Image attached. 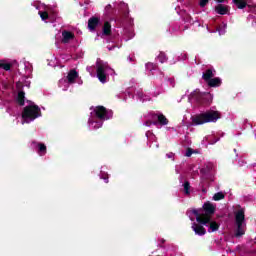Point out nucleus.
Returning a JSON list of instances; mask_svg holds the SVG:
<instances>
[{
    "instance_id": "6e6552de",
    "label": "nucleus",
    "mask_w": 256,
    "mask_h": 256,
    "mask_svg": "<svg viewBox=\"0 0 256 256\" xmlns=\"http://www.w3.org/2000/svg\"><path fill=\"white\" fill-rule=\"evenodd\" d=\"M192 230L196 235H199L200 237H203V235L207 233V230L205 229V227H203V225H201V223L194 222L192 224Z\"/></svg>"
},
{
    "instance_id": "b1692460",
    "label": "nucleus",
    "mask_w": 256,
    "mask_h": 256,
    "mask_svg": "<svg viewBox=\"0 0 256 256\" xmlns=\"http://www.w3.org/2000/svg\"><path fill=\"white\" fill-rule=\"evenodd\" d=\"M157 59L160 63H165L167 61V55L164 52H160Z\"/></svg>"
},
{
    "instance_id": "5701e85b",
    "label": "nucleus",
    "mask_w": 256,
    "mask_h": 256,
    "mask_svg": "<svg viewBox=\"0 0 256 256\" xmlns=\"http://www.w3.org/2000/svg\"><path fill=\"white\" fill-rule=\"evenodd\" d=\"M222 199H225V194H223V192H217L213 196L214 201H221Z\"/></svg>"
},
{
    "instance_id": "4468645a",
    "label": "nucleus",
    "mask_w": 256,
    "mask_h": 256,
    "mask_svg": "<svg viewBox=\"0 0 256 256\" xmlns=\"http://www.w3.org/2000/svg\"><path fill=\"white\" fill-rule=\"evenodd\" d=\"M232 3H234L237 9H245V7L252 9L253 7L251 5H248L246 0H232Z\"/></svg>"
},
{
    "instance_id": "ddd939ff",
    "label": "nucleus",
    "mask_w": 256,
    "mask_h": 256,
    "mask_svg": "<svg viewBox=\"0 0 256 256\" xmlns=\"http://www.w3.org/2000/svg\"><path fill=\"white\" fill-rule=\"evenodd\" d=\"M78 78H79V72H77V70L71 69L68 72V75H67L68 83L70 84L75 83V79H78Z\"/></svg>"
},
{
    "instance_id": "7ed1b4c3",
    "label": "nucleus",
    "mask_w": 256,
    "mask_h": 256,
    "mask_svg": "<svg viewBox=\"0 0 256 256\" xmlns=\"http://www.w3.org/2000/svg\"><path fill=\"white\" fill-rule=\"evenodd\" d=\"M234 218L237 227L235 237H242V235H245V208H240L238 211H235Z\"/></svg>"
},
{
    "instance_id": "a878e982",
    "label": "nucleus",
    "mask_w": 256,
    "mask_h": 256,
    "mask_svg": "<svg viewBox=\"0 0 256 256\" xmlns=\"http://www.w3.org/2000/svg\"><path fill=\"white\" fill-rule=\"evenodd\" d=\"M38 13L42 21H47V19H49V13L47 11H39Z\"/></svg>"
},
{
    "instance_id": "2f4dec72",
    "label": "nucleus",
    "mask_w": 256,
    "mask_h": 256,
    "mask_svg": "<svg viewBox=\"0 0 256 256\" xmlns=\"http://www.w3.org/2000/svg\"><path fill=\"white\" fill-rule=\"evenodd\" d=\"M216 3H219V5H221V3H225V0H215Z\"/></svg>"
},
{
    "instance_id": "412c9836",
    "label": "nucleus",
    "mask_w": 256,
    "mask_h": 256,
    "mask_svg": "<svg viewBox=\"0 0 256 256\" xmlns=\"http://www.w3.org/2000/svg\"><path fill=\"white\" fill-rule=\"evenodd\" d=\"M37 145L39 155H45L47 153V146L43 143H38Z\"/></svg>"
},
{
    "instance_id": "7c9ffc66",
    "label": "nucleus",
    "mask_w": 256,
    "mask_h": 256,
    "mask_svg": "<svg viewBox=\"0 0 256 256\" xmlns=\"http://www.w3.org/2000/svg\"><path fill=\"white\" fill-rule=\"evenodd\" d=\"M166 155H167L168 159H173L175 154H173V152H170V153H168Z\"/></svg>"
},
{
    "instance_id": "9d476101",
    "label": "nucleus",
    "mask_w": 256,
    "mask_h": 256,
    "mask_svg": "<svg viewBox=\"0 0 256 256\" xmlns=\"http://www.w3.org/2000/svg\"><path fill=\"white\" fill-rule=\"evenodd\" d=\"M215 13L217 15H228L229 14V6L223 5V4H218L214 8Z\"/></svg>"
},
{
    "instance_id": "473e14b6",
    "label": "nucleus",
    "mask_w": 256,
    "mask_h": 256,
    "mask_svg": "<svg viewBox=\"0 0 256 256\" xmlns=\"http://www.w3.org/2000/svg\"><path fill=\"white\" fill-rule=\"evenodd\" d=\"M153 122H151V121H146V126L147 127H151V124H152Z\"/></svg>"
},
{
    "instance_id": "2eb2a0df",
    "label": "nucleus",
    "mask_w": 256,
    "mask_h": 256,
    "mask_svg": "<svg viewBox=\"0 0 256 256\" xmlns=\"http://www.w3.org/2000/svg\"><path fill=\"white\" fill-rule=\"evenodd\" d=\"M208 87H221V78L215 77L211 78L209 82H206Z\"/></svg>"
},
{
    "instance_id": "f257e3e1",
    "label": "nucleus",
    "mask_w": 256,
    "mask_h": 256,
    "mask_svg": "<svg viewBox=\"0 0 256 256\" xmlns=\"http://www.w3.org/2000/svg\"><path fill=\"white\" fill-rule=\"evenodd\" d=\"M192 213L195 215L197 223L207 227V224L211 223V217L215 215V205L211 202H205L202 210L194 209Z\"/></svg>"
},
{
    "instance_id": "39448f33",
    "label": "nucleus",
    "mask_w": 256,
    "mask_h": 256,
    "mask_svg": "<svg viewBox=\"0 0 256 256\" xmlns=\"http://www.w3.org/2000/svg\"><path fill=\"white\" fill-rule=\"evenodd\" d=\"M107 69H109V64H107V62L101 60L96 62V75L100 83H107V73H105Z\"/></svg>"
},
{
    "instance_id": "423d86ee",
    "label": "nucleus",
    "mask_w": 256,
    "mask_h": 256,
    "mask_svg": "<svg viewBox=\"0 0 256 256\" xmlns=\"http://www.w3.org/2000/svg\"><path fill=\"white\" fill-rule=\"evenodd\" d=\"M95 116L100 121H107L113 118V111L107 110L104 106H96L94 109Z\"/></svg>"
},
{
    "instance_id": "9b49d317",
    "label": "nucleus",
    "mask_w": 256,
    "mask_h": 256,
    "mask_svg": "<svg viewBox=\"0 0 256 256\" xmlns=\"http://www.w3.org/2000/svg\"><path fill=\"white\" fill-rule=\"evenodd\" d=\"M62 43H69L72 39H75V34L71 31L64 30L62 32Z\"/></svg>"
},
{
    "instance_id": "aec40b11",
    "label": "nucleus",
    "mask_w": 256,
    "mask_h": 256,
    "mask_svg": "<svg viewBox=\"0 0 256 256\" xmlns=\"http://www.w3.org/2000/svg\"><path fill=\"white\" fill-rule=\"evenodd\" d=\"M11 67H13L11 63H7L5 60H0V69H4V71H11Z\"/></svg>"
},
{
    "instance_id": "f3484780",
    "label": "nucleus",
    "mask_w": 256,
    "mask_h": 256,
    "mask_svg": "<svg viewBox=\"0 0 256 256\" xmlns=\"http://www.w3.org/2000/svg\"><path fill=\"white\" fill-rule=\"evenodd\" d=\"M207 225H209V232H212V233H214L215 231H219V227H221V224L211 220Z\"/></svg>"
},
{
    "instance_id": "393cba45",
    "label": "nucleus",
    "mask_w": 256,
    "mask_h": 256,
    "mask_svg": "<svg viewBox=\"0 0 256 256\" xmlns=\"http://www.w3.org/2000/svg\"><path fill=\"white\" fill-rule=\"evenodd\" d=\"M93 129H101L103 127V120L91 122Z\"/></svg>"
},
{
    "instance_id": "6ab92c4d",
    "label": "nucleus",
    "mask_w": 256,
    "mask_h": 256,
    "mask_svg": "<svg viewBox=\"0 0 256 256\" xmlns=\"http://www.w3.org/2000/svg\"><path fill=\"white\" fill-rule=\"evenodd\" d=\"M103 35H106V37L111 35V23L108 21H106L103 25Z\"/></svg>"
},
{
    "instance_id": "cd10ccee",
    "label": "nucleus",
    "mask_w": 256,
    "mask_h": 256,
    "mask_svg": "<svg viewBox=\"0 0 256 256\" xmlns=\"http://www.w3.org/2000/svg\"><path fill=\"white\" fill-rule=\"evenodd\" d=\"M207 3H209V0H200L199 6L200 7H207Z\"/></svg>"
},
{
    "instance_id": "4be33fe9",
    "label": "nucleus",
    "mask_w": 256,
    "mask_h": 256,
    "mask_svg": "<svg viewBox=\"0 0 256 256\" xmlns=\"http://www.w3.org/2000/svg\"><path fill=\"white\" fill-rule=\"evenodd\" d=\"M183 188H184V193L185 195H190L191 194V183H189V181H185L183 184Z\"/></svg>"
},
{
    "instance_id": "f704fd0d",
    "label": "nucleus",
    "mask_w": 256,
    "mask_h": 256,
    "mask_svg": "<svg viewBox=\"0 0 256 256\" xmlns=\"http://www.w3.org/2000/svg\"><path fill=\"white\" fill-rule=\"evenodd\" d=\"M160 241H161V243H165V239H161Z\"/></svg>"
},
{
    "instance_id": "20e7f679",
    "label": "nucleus",
    "mask_w": 256,
    "mask_h": 256,
    "mask_svg": "<svg viewBox=\"0 0 256 256\" xmlns=\"http://www.w3.org/2000/svg\"><path fill=\"white\" fill-rule=\"evenodd\" d=\"M41 117V108H39L37 105H29L24 107L22 111V118L25 119V121H35V119Z\"/></svg>"
},
{
    "instance_id": "a211bd4d",
    "label": "nucleus",
    "mask_w": 256,
    "mask_h": 256,
    "mask_svg": "<svg viewBox=\"0 0 256 256\" xmlns=\"http://www.w3.org/2000/svg\"><path fill=\"white\" fill-rule=\"evenodd\" d=\"M17 103H18V105H20V107H23V105H25V92L24 91L18 92Z\"/></svg>"
},
{
    "instance_id": "bb28decb",
    "label": "nucleus",
    "mask_w": 256,
    "mask_h": 256,
    "mask_svg": "<svg viewBox=\"0 0 256 256\" xmlns=\"http://www.w3.org/2000/svg\"><path fill=\"white\" fill-rule=\"evenodd\" d=\"M100 179H103L105 181V183H109V174H107L105 172H101Z\"/></svg>"
},
{
    "instance_id": "0eeeda50",
    "label": "nucleus",
    "mask_w": 256,
    "mask_h": 256,
    "mask_svg": "<svg viewBox=\"0 0 256 256\" xmlns=\"http://www.w3.org/2000/svg\"><path fill=\"white\" fill-rule=\"evenodd\" d=\"M190 95L192 99L198 103V105H205V103H207L209 100V94L201 93L199 90H195Z\"/></svg>"
},
{
    "instance_id": "dca6fc26",
    "label": "nucleus",
    "mask_w": 256,
    "mask_h": 256,
    "mask_svg": "<svg viewBox=\"0 0 256 256\" xmlns=\"http://www.w3.org/2000/svg\"><path fill=\"white\" fill-rule=\"evenodd\" d=\"M154 117H157L158 123L160 125H169V120L167 119V117H165V115H163V114H155Z\"/></svg>"
},
{
    "instance_id": "c9c22d12",
    "label": "nucleus",
    "mask_w": 256,
    "mask_h": 256,
    "mask_svg": "<svg viewBox=\"0 0 256 256\" xmlns=\"http://www.w3.org/2000/svg\"><path fill=\"white\" fill-rule=\"evenodd\" d=\"M153 125H157V122H153Z\"/></svg>"
},
{
    "instance_id": "f03ea898",
    "label": "nucleus",
    "mask_w": 256,
    "mask_h": 256,
    "mask_svg": "<svg viewBox=\"0 0 256 256\" xmlns=\"http://www.w3.org/2000/svg\"><path fill=\"white\" fill-rule=\"evenodd\" d=\"M221 119V112L208 110L192 117L193 125H205V123H217Z\"/></svg>"
},
{
    "instance_id": "c85d7f7f",
    "label": "nucleus",
    "mask_w": 256,
    "mask_h": 256,
    "mask_svg": "<svg viewBox=\"0 0 256 256\" xmlns=\"http://www.w3.org/2000/svg\"><path fill=\"white\" fill-rule=\"evenodd\" d=\"M105 11L106 13H108V15L111 13V11H113V6L111 4H108L106 7H105Z\"/></svg>"
},
{
    "instance_id": "1a4fd4ad",
    "label": "nucleus",
    "mask_w": 256,
    "mask_h": 256,
    "mask_svg": "<svg viewBox=\"0 0 256 256\" xmlns=\"http://www.w3.org/2000/svg\"><path fill=\"white\" fill-rule=\"evenodd\" d=\"M101 19L96 16H92L91 18L88 19V29L89 31H95L97 27L99 26Z\"/></svg>"
},
{
    "instance_id": "f8f14e48",
    "label": "nucleus",
    "mask_w": 256,
    "mask_h": 256,
    "mask_svg": "<svg viewBox=\"0 0 256 256\" xmlns=\"http://www.w3.org/2000/svg\"><path fill=\"white\" fill-rule=\"evenodd\" d=\"M214 71V73H213ZM215 77V70L209 68L202 74V79L205 81V83H208L211 79Z\"/></svg>"
},
{
    "instance_id": "72a5a7b5",
    "label": "nucleus",
    "mask_w": 256,
    "mask_h": 256,
    "mask_svg": "<svg viewBox=\"0 0 256 256\" xmlns=\"http://www.w3.org/2000/svg\"><path fill=\"white\" fill-rule=\"evenodd\" d=\"M124 17H129V12H125Z\"/></svg>"
},
{
    "instance_id": "c756f323",
    "label": "nucleus",
    "mask_w": 256,
    "mask_h": 256,
    "mask_svg": "<svg viewBox=\"0 0 256 256\" xmlns=\"http://www.w3.org/2000/svg\"><path fill=\"white\" fill-rule=\"evenodd\" d=\"M192 155H193V149L188 148V149L186 150V157H191Z\"/></svg>"
}]
</instances>
